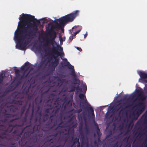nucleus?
Returning <instances> with one entry per match:
<instances>
[{"mask_svg": "<svg viewBox=\"0 0 147 147\" xmlns=\"http://www.w3.org/2000/svg\"><path fill=\"white\" fill-rule=\"evenodd\" d=\"M19 20L21 21H24L26 24L27 29H30L32 28L33 30L28 31L27 36H29V38H32L35 36L38 30L37 25L40 23V21L36 18L30 14L22 13L20 16Z\"/></svg>", "mask_w": 147, "mask_h": 147, "instance_id": "obj_4", "label": "nucleus"}, {"mask_svg": "<svg viewBox=\"0 0 147 147\" xmlns=\"http://www.w3.org/2000/svg\"><path fill=\"white\" fill-rule=\"evenodd\" d=\"M57 134H58L57 133H55V134H53V136H54V137H55L57 136Z\"/></svg>", "mask_w": 147, "mask_h": 147, "instance_id": "obj_41", "label": "nucleus"}, {"mask_svg": "<svg viewBox=\"0 0 147 147\" xmlns=\"http://www.w3.org/2000/svg\"><path fill=\"white\" fill-rule=\"evenodd\" d=\"M65 99H66V98H65V99H64V101H65Z\"/></svg>", "mask_w": 147, "mask_h": 147, "instance_id": "obj_57", "label": "nucleus"}, {"mask_svg": "<svg viewBox=\"0 0 147 147\" xmlns=\"http://www.w3.org/2000/svg\"><path fill=\"white\" fill-rule=\"evenodd\" d=\"M81 111H82L81 109H79L78 110V112L79 113H80Z\"/></svg>", "mask_w": 147, "mask_h": 147, "instance_id": "obj_46", "label": "nucleus"}, {"mask_svg": "<svg viewBox=\"0 0 147 147\" xmlns=\"http://www.w3.org/2000/svg\"><path fill=\"white\" fill-rule=\"evenodd\" d=\"M119 147H121V146H120Z\"/></svg>", "mask_w": 147, "mask_h": 147, "instance_id": "obj_62", "label": "nucleus"}, {"mask_svg": "<svg viewBox=\"0 0 147 147\" xmlns=\"http://www.w3.org/2000/svg\"><path fill=\"white\" fill-rule=\"evenodd\" d=\"M76 89L78 92L79 91L81 92L82 91V89L80 87L79 85H78V86L76 88Z\"/></svg>", "mask_w": 147, "mask_h": 147, "instance_id": "obj_29", "label": "nucleus"}, {"mask_svg": "<svg viewBox=\"0 0 147 147\" xmlns=\"http://www.w3.org/2000/svg\"><path fill=\"white\" fill-rule=\"evenodd\" d=\"M126 102H127V104L125 106V108H126V109L132 106V105L128 103L127 101Z\"/></svg>", "mask_w": 147, "mask_h": 147, "instance_id": "obj_28", "label": "nucleus"}, {"mask_svg": "<svg viewBox=\"0 0 147 147\" xmlns=\"http://www.w3.org/2000/svg\"><path fill=\"white\" fill-rule=\"evenodd\" d=\"M86 35H84V37H85H85H86Z\"/></svg>", "mask_w": 147, "mask_h": 147, "instance_id": "obj_56", "label": "nucleus"}, {"mask_svg": "<svg viewBox=\"0 0 147 147\" xmlns=\"http://www.w3.org/2000/svg\"><path fill=\"white\" fill-rule=\"evenodd\" d=\"M96 128H97V132H96L97 133L98 136H99L100 134V129H99L97 124H96Z\"/></svg>", "mask_w": 147, "mask_h": 147, "instance_id": "obj_24", "label": "nucleus"}, {"mask_svg": "<svg viewBox=\"0 0 147 147\" xmlns=\"http://www.w3.org/2000/svg\"><path fill=\"white\" fill-rule=\"evenodd\" d=\"M26 105L24 106L21 109V116L23 114L25 110Z\"/></svg>", "mask_w": 147, "mask_h": 147, "instance_id": "obj_26", "label": "nucleus"}, {"mask_svg": "<svg viewBox=\"0 0 147 147\" xmlns=\"http://www.w3.org/2000/svg\"><path fill=\"white\" fill-rule=\"evenodd\" d=\"M79 12V11L76 10L74 13L67 14L59 19L64 26L65 24L73 21L75 18L78 16Z\"/></svg>", "mask_w": 147, "mask_h": 147, "instance_id": "obj_6", "label": "nucleus"}, {"mask_svg": "<svg viewBox=\"0 0 147 147\" xmlns=\"http://www.w3.org/2000/svg\"><path fill=\"white\" fill-rule=\"evenodd\" d=\"M14 71L16 76L17 77H18V76H20L19 73L20 71L19 69H17V67H14Z\"/></svg>", "mask_w": 147, "mask_h": 147, "instance_id": "obj_19", "label": "nucleus"}, {"mask_svg": "<svg viewBox=\"0 0 147 147\" xmlns=\"http://www.w3.org/2000/svg\"><path fill=\"white\" fill-rule=\"evenodd\" d=\"M53 117V116L52 115H51V116H50V118H51L52 117Z\"/></svg>", "mask_w": 147, "mask_h": 147, "instance_id": "obj_50", "label": "nucleus"}, {"mask_svg": "<svg viewBox=\"0 0 147 147\" xmlns=\"http://www.w3.org/2000/svg\"><path fill=\"white\" fill-rule=\"evenodd\" d=\"M49 115L48 113H45L42 115V122H45L47 120L49 117Z\"/></svg>", "mask_w": 147, "mask_h": 147, "instance_id": "obj_16", "label": "nucleus"}, {"mask_svg": "<svg viewBox=\"0 0 147 147\" xmlns=\"http://www.w3.org/2000/svg\"><path fill=\"white\" fill-rule=\"evenodd\" d=\"M49 90H47V91H46L45 92H46H46H48V91H49Z\"/></svg>", "mask_w": 147, "mask_h": 147, "instance_id": "obj_53", "label": "nucleus"}, {"mask_svg": "<svg viewBox=\"0 0 147 147\" xmlns=\"http://www.w3.org/2000/svg\"><path fill=\"white\" fill-rule=\"evenodd\" d=\"M30 105H29V107H30ZM29 108L27 109V110L26 112H28V111H29Z\"/></svg>", "mask_w": 147, "mask_h": 147, "instance_id": "obj_45", "label": "nucleus"}, {"mask_svg": "<svg viewBox=\"0 0 147 147\" xmlns=\"http://www.w3.org/2000/svg\"><path fill=\"white\" fill-rule=\"evenodd\" d=\"M19 119V117H17L15 119H11V120H10L9 121L10 122H12L13 121H14L15 120L18 119Z\"/></svg>", "mask_w": 147, "mask_h": 147, "instance_id": "obj_33", "label": "nucleus"}, {"mask_svg": "<svg viewBox=\"0 0 147 147\" xmlns=\"http://www.w3.org/2000/svg\"><path fill=\"white\" fill-rule=\"evenodd\" d=\"M94 144L95 145H97V142L96 141H95L94 142Z\"/></svg>", "mask_w": 147, "mask_h": 147, "instance_id": "obj_42", "label": "nucleus"}, {"mask_svg": "<svg viewBox=\"0 0 147 147\" xmlns=\"http://www.w3.org/2000/svg\"><path fill=\"white\" fill-rule=\"evenodd\" d=\"M55 95L54 93H52L51 94L49 98L52 96L54 97ZM61 99L59 98H57L56 100H55L54 102H53L54 100V98H53L52 99H50L48 100L46 104L47 106L52 108H54L53 111H55V115L57 114L60 111L61 107V103L60 102Z\"/></svg>", "mask_w": 147, "mask_h": 147, "instance_id": "obj_5", "label": "nucleus"}, {"mask_svg": "<svg viewBox=\"0 0 147 147\" xmlns=\"http://www.w3.org/2000/svg\"><path fill=\"white\" fill-rule=\"evenodd\" d=\"M9 147H13V146H11Z\"/></svg>", "mask_w": 147, "mask_h": 147, "instance_id": "obj_58", "label": "nucleus"}, {"mask_svg": "<svg viewBox=\"0 0 147 147\" xmlns=\"http://www.w3.org/2000/svg\"><path fill=\"white\" fill-rule=\"evenodd\" d=\"M76 89V87L75 86H73L71 88V89L69 91V92H74L75 91V89Z\"/></svg>", "mask_w": 147, "mask_h": 147, "instance_id": "obj_31", "label": "nucleus"}, {"mask_svg": "<svg viewBox=\"0 0 147 147\" xmlns=\"http://www.w3.org/2000/svg\"><path fill=\"white\" fill-rule=\"evenodd\" d=\"M82 128L80 127L79 128V131H80V132H81V131H82Z\"/></svg>", "mask_w": 147, "mask_h": 147, "instance_id": "obj_44", "label": "nucleus"}, {"mask_svg": "<svg viewBox=\"0 0 147 147\" xmlns=\"http://www.w3.org/2000/svg\"><path fill=\"white\" fill-rule=\"evenodd\" d=\"M38 114L39 116V124L38 125H35L31 129L30 128L31 127L30 126H27L24 128V129L28 127H29V129L28 131L24 134V137L22 136L21 138V141H24L22 144V145L26 144L29 146H31L33 144H34L36 142L37 136H40V137H42L43 135V133H42L40 134H35V135L32 136V134H33L35 131L37 132V133L42 131H46L49 129L53 128L57 125H58V126L55 129V130L58 129L60 130L62 129V128L65 127V125H61L63 123L62 115L60 116L59 119H58L56 118L51 119L46 123L44 127H41V122L42 121L41 112L39 113Z\"/></svg>", "mask_w": 147, "mask_h": 147, "instance_id": "obj_1", "label": "nucleus"}, {"mask_svg": "<svg viewBox=\"0 0 147 147\" xmlns=\"http://www.w3.org/2000/svg\"><path fill=\"white\" fill-rule=\"evenodd\" d=\"M133 115H134V116H135V113H134V112L133 113Z\"/></svg>", "mask_w": 147, "mask_h": 147, "instance_id": "obj_51", "label": "nucleus"}, {"mask_svg": "<svg viewBox=\"0 0 147 147\" xmlns=\"http://www.w3.org/2000/svg\"><path fill=\"white\" fill-rule=\"evenodd\" d=\"M42 101V99L41 98H38L37 97L35 99V101L36 103H38L39 104L41 103Z\"/></svg>", "mask_w": 147, "mask_h": 147, "instance_id": "obj_20", "label": "nucleus"}, {"mask_svg": "<svg viewBox=\"0 0 147 147\" xmlns=\"http://www.w3.org/2000/svg\"><path fill=\"white\" fill-rule=\"evenodd\" d=\"M144 81L146 82L147 83V80H145Z\"/></svg>", "mask_w": 147, "mask_h": 147, "instance_id": "obj_54", "label": "nucleus"}, {"mask_svg": "<svg viewBox=\"0 0 147 147\" xmlns=\"http://www.w3.org/2000/svg\"><path fill=\"white\" fill-rule=\"evenodd\" d=\"M23 102V101L20 100L15 101V102H14L15 104L19 105H22Z\"/></svg>", "mask_w": 147, "mask_h": 147, "instance_id": "obj_22", "label": "nucleus"}, {"mask_svg": "<svg viewBox=\"0 0 147 147\" xmlns=\"http://www.w3.org/2000/svg\"><path fill=\"white\" fill-rule=\"evenodd\" d=\"M77 143V147H80V143L79 142V140Z\"/></svg>", "mask_w": 147, "mask_h": 147, "instance_id": "obj_35", "label": "nucleus"}, {"mask_svg": "<svg viewBox=\"0 0 147 147\" xmlns=\"http://www.w3.org/2000/svg\"><path fill=\"white\" fill-rule=\"evenodd\" d=\"M83 138H84V136L83 135Z\"/></svg>", "mask_w": 147, "mask_h": 147, "instance_id": "obj_60", "label": "nucleus"}, {"mask_svg": "<svg viewBox=\"0 0 147 147\" xmlns=\"http://www.w3.org/2000/svg\"><path fill=\"white\" fill-rule=\"evenodd\" d=\"M127 104V102H124L120 103L117 105L116 108L117 111H118L119 109H121L120 111V112L122 111H124L126 109L125 108V105Z\"/></svg>", "mask_w": 147, "mask_h": 147, "instance_id": "obj_12", "label": "nucleus"}, {"mask_svg": "<svg viewBox=\"0 0 147 147\" xmlns=\"http://www.w3.org/2000/svg\"><path fill=\"white\" fill-rule=\"evenodd\" d=\"M118 142L117 141L116 143L113 145L112 147H118Z\"/></svg>", "mask_w": 147, "mask_h": 147, "instance_id": "obj_32", "label": "nucleus"}, {"mask_svg": "<svg viewBox=\"0 0 147 147\" xmlns=\"http://www.w3.org/2000/svg\"><path fill=\"white\" fill-rule=\"evenodd\" d=\"M27 115L26 113L24 117L22 120H21L20 121L21 123H19V124H16L14 125L13 126H12L11 124L9 125L8 127L6 130V131L10 133L12 131L13 127L16 126H19L20 127L22 126L24 124V123L26 122L27 121Z\"/></svg>", "mask_w": 147, "mask_h": 147, "instance_id": "obj_9", "label": "nucleus"}, {"mask_svg": "<svg viewBox=\"0 0 147 147\" xmlns=\"http://www.w3.org/2000/svg\"><path fill=\"white\" fill-rule=\"evenodd\" d=\"M47 143L49 144V146L51 147L55 146V144L54 143V140L52 139H50Z\"/></svg>", "mask_w": 147, "mask_h": 147, "instance_id": "obj_18", "label": "nucleus"}, {"mask_svg": "<svg viewBox=\"0 0 147 147\" xmlns=\"http://www.w3.org/2000/svg\"><path fill=\"white\" fill-rule=\"evenodd\" d=\"M79 27H80L79 26H75L74 27H73L72 28V31L73 32V33H74V36H75L77 34L79 33L81 29L79 30H78L76 32H73L74 29L76 31V30H77V29L78 28H79Z\"/></svg>", "mask_w": 147, "mask_h": 147, "instance_id": "obj_17", "label": "nucleus"}, {"mask_svg": "<svg viewBox=\"0 0 147 147\" xmlns=\"http://www.w3.org/2000/svg\"><path fill=\"white\" fill-rule=\"evenodd\" d=\"M4 76L3 73L0 74V84L3 82Z\"/></svg>", "mask_w": 147, "mask_h": 147, "instance_id": "obj_23", "label": "nucleus"}, {"mask_svg": "<svg viewBox=\"0 0 147 147\" xmlns=\"http://www.w3.org/2000/svg\"><path fill=\"white\" fill-rule=\"evenodd\" d=\"M18 131L17 130H15L13 132V134H16L18 133Z\"/></svg>", "mask_w": 147, "mask_h": 147, "instance_id": "obj_39", "label": "nucleus"}, {"mask_svg": "<svg viewBox=\"0 0 147 147\" xmlns=\"http://www.w3.org/2000/svg\"><path fill=\"white\" fill-rule=\"evenodd\" d=\"M28 98L29 99H30L32 98V96H30V95H28Z\"/></svg>", "mask_w": 147, "mask_h": 147, "instance_id": "obj_40", "label": "nucleus"}, {"mask_svg": "<svg viewBox=\"0 0 147 147\" xmlns=\"http://www.w3.org/2000/svg\"><path fill=\"white\" fill-rule=\"evenodd\" d=\"M69 65V66L68 67V68L70 69H71L72 70L70 74L74 76V80L76 82V83H74L75 84H79L80 83V81L79 80L77 79L76 78L77 76L75 74V70L74 69V66L71 65L69 63V62L67 61V65Z\"/></svg>", "mask_w": 147, "mask_h": 147, "instance_id": "obj_11", "label": "nucleus"}, {"mask_svg": "<svg viewBox=\"0 0 147 147\" xmlns=\"http://www.w3.org/2000/svg\"><path fill=\"white\" fill-rule=\"evenodd\" d=\"M31 64L29 63L27 61L25 64L24 66H22L21 67V70H22L24 71L23 75L21 76V79H22L24 78H26L28 76L29 73H28L25 76H24L26 72L28 71L29 68H30Z\"/></svg>", "mask_w": 147, "mask_h": 147, "instance_id": "obj_10", "label": "nucleus"}, {"mask_svg": "<svg viewBox=\"0 0 147 147\" xmlns=\"http://www.w3.org/2000/svg\"><path fill=\"white\" fill-rule=\"evenodd\" d=\"M78 96L82 100V101L81 102L82 104L86 106V109L89 115H91L92 116H94L93 109L87 101L85 95L82 93H80Z\"/></svg>", "mask_w": 147, "mask_h": 147, "instance_id": "obj_7", "label": "nucleus"}, {"mask_svg": "<svg viewBox=\"0 0 147 147\" xmlns=\"http://www.w3.org/2000/svg\"><path fill=\"white\" fill-rule=\"evenodd\" d=\"M60 81H61L62 80H59Z\"/></svg>", "mask_w": 147, "mask_h": 147, "instance_id": "obj_59", "label": "nucleus"}, {"mask_svg": "<svg viewBox=\"0 0 147 147\" xmlns=\"http://www.w3.org/2000/svg\"><path fill=\"white\" fill-rule=\"evenodd\" d=\"M136 94L138 95V96H140L143 95L144 92L142 91L138 90H137Z\"/></svg>", "mask_w": 147, "mask_h": 147, "instance_id": "obj_21", "label": "nucleus"}, {"mask_svg": "<svg viewBox=\"0 0 147 147\" xmlns=\"http://www.w3.org/2000/svg\"><path fill=\"white\" fill-rule=\"evenodd\" d=\"M6 137H4L3 138L1 136H0V138H2V139H3L4 138H5Z\"/></svg>", "mask_w": 147, "mask_h": 147, "instance_id": "obj_47", "label": "nucleus"}, {"mask_svg": "<svg viewBox=\"0 0 147 147\" xmlns=\"http://www.w3.org/2000/svg\"><path fill=\"white\" fill-rule=\"evenodd\" d=\"M138 106V107L136 109V110L137 111L136 113L137 116L134 118L136 120L138 119L139 116L144 111L145 108V105L142 101L138 102L137 104L135 105L134 107Z\"/></svg>", "mask_w": 147, "mask_h": 147, "instance_id": "obj_8", "label": "nucleus"}, {"mask_svg": "<svg viewBox=\"0 0 147 147\" xmlns=\"http://www.w3.org/2000/svg\"><path fill=\"white\" fill-rule=\"evenodd\" d=\"M144 121L145 123H147V119H144Z\"/></svg>", "mask_w": 147, "mask_h": 147, "instance_id": "obj_43", "label": "nucleus"}, {"mask_svg": "<svg viewBox=\"0 0 147 147\" xmlns=\"http://www.w3.org/2000/svg\"><path fill=\"white\" fill-rule=\"evenodd\" d=\"M129 138V137H126L123 139V141H126L127 142Z\"/></svg>", "mask_w": 147, "mask_h": 147, "instance_id": "obj_36", "label": "nucleus"}, {"mask_svg": "<svg viewBox=\"0 0 147 147\" xmlns=\"http://www.w3.org/2000/svg\"><path fill=\"white\" fill-rule=\"evenodd\" d=\"M52 56H53L55 60L51 63L50 65L54 70L55 67L58 65L59 61V58H57L56 56H55L53 55H52Z\"/></svg>", "mask_w": 147, "mask_h": 147, "instance_id": "obj_13", "label": "nucleus"}, {"mask_svg": "<svg viewBox=\"0 0 147 147\" xmlns=\"http://www.w3.org/2000/svg\"><path fill=\"white\" fill-rule=\"evenodd\" d=\"M37 120V119L36 118V119H35V121H36Z\"/></svg>", "mask_w": 147, "mask_h": 147, "instance_id": "obj_55", "label": "nucleus"}, {"mask_svg": "<svg viewBox=\"0 0 147 147\" xmlns=\"http://www.w3.org/2000/svg\"><path fill=\"white\" fill-rule=\"evenodd\" d=\"M47 48L49 49V48Z\"/></svg>", "mask_w": 147, "mask_h": 147, "instance_id": "obj_61", "label": "nucleus"}, {"mask_svg": "<svg viewBox=\"0 0 147 147\" xmlns=\"http://www.w3.org/2000/svg\"><path fill=\"white\" fill-rule=\"evenodd\" d=\"M128 96L127 94L125 95L122 98V100L123 101L125 100L126 99L127 100H129V98H128Z\"/></svg>", "mask_w": 147, "mask_h": 147, "instance_id": "obj_27", "label": "nucleus"}, {"mask_svg": "<svg viewBox=\"0 0 147 147\" xmlns=\"http://www.w3.org/2000/svg\"><path fill=\"white\" fill-rule=\"evenodd\" d=\"M138 74L142 80L147 78V73L145 72L140 71L138 72Z\"/></svg>", "mask_w": 147, "mask_h": 147, "instance_id": "obj_14", "label": "nucleus"}, {"mask_svg": "<svg viewBox=\"0 0 147 147\" xmlns=\"http://www.w3.org/2000/svg\"><path fill=\"white\" fill-rule=\"evenodd\" d=\"M100 138H98V142H100Z\"/></svg>", "mask_w": 147, "mask_h": 147, "instance_id": "obj_48", "label": "nucleus"}, {"mask_svg": "<svg viewBox=\"0 0 147 147\" xmlns=\"http://www.w3.org/2000/svg\"><path fill=\"white\" fill-rule=\"evenodd\" d=\"M79 140V138L77 137L74 138L73 136L72 137L71 140L70 141V142L72 143V146H74V144L77 143Z\"/></svg>", "mask_w": 147, "mask_h": 147, "instance_id": "obj_15", "label": "nucleus"}, {"mask_svg": "<svg viewBox=\"0 0 147 147\" xmlns=\"http://www.w3.org/2000/svg\"><path fill=\"white\" fill-rule=\"evenodd\" d=\"M20 25V21L18 22V30H17L15 32V40L16 41L17 44L16 48L21 50H24L26 49L27 45L29 43V41L28 39L25 40L27 38V29L25 26L26 25L24 21H22Z\"/></svg>", "mask_w": 147, "mask_h": 147, "instance_id": "obj_2", "label": "nucleus"}, {"mask_svg": "<svg viewBox=\"0 0 147 147\" xmlns=\"http://www.w3.org/2000/svg\"><path fill=\"white\" fill-rule=\"evenodd\" d=\"M55 22V24L51 25V30L49 32L50 39L49 40H46V43L44 44V45L45 47H47L48 46V43H51V45H52L53 47L52 49L53 53L57 55V56H63L64 55V54L63 51V48L59 45H57L58 48H60V49H58L59 50V51L61 52L59 53L56 50V49L57 48L56 47H54L53 45L54 44H57L55 40L57 37V33L55 30L56 29L59 30L61 29L63 26L61 22H60L59 19H57Z\"/></svg>", "mask_w": 147, "mask_h": 147, "instance_id": "obj_3", "label": "nucleus"}, {"mask_svg": "<svg viewBox=\"0 0 147 147\" xmlns=\"http://www.w3.org/2000/svg\"><path fill=\"white\" fill-rule=\"evenodd\" d=\"M13 116L11 114H8V116H6V117H13Z\"/></svg>", "mask_w": 147, "mask_h": 147, "instance_id": "obj_38", "label": "nucleus"}, {"mask_svg": "<svg viewBox=\"0 0 147 147\" xmlns=\"http://www.w3.org/2000/svg\"><path fill=\"white\" fill-rule=\"evenodd\" d=\"M71 147H76V146H72V144Z\"/></svg>", "mask_w": 147, "mask_h": 147, "instance_id": "obj_49", "label": "nucleus"}, {"mask_svg": "<svg viewBox=\"0 0 147 147\" xmlns=\"http://www.w3.org/2000/svg\"><path fill=\"white\" fill-rule=\"evenodd\" d=\"M83 90L85 92H86L87 90V86L86 84L85 85H84L82 87Z\"/></svg>", "mask_w": 147, "mask_h": 147, "instance_id": "obj_30", "label": "nucleus"}, {"mask_svg": "<svg viewBox=\"0 0 147 147\" xmlns=\"http://www.w3.org/2000/svg\"><path fill=\"white\" fill-rule=\"evenodd\" d=\"M3 135H5V132H3Z\"/></svg>", "mask_w": 147, "mask_h": 147, "instance_id": "obj_52", "label": "nucleus"}, {"mask_svg": "<svg viewBox=\"0 0 147 147\" xmlns=\"http://www.w3.org/2000/svg\"><path fill=\"white\" fill-rule=\"evenodd\" d=\"M51 109H51L50 107V108H49V109H47L45 110V112L48 114V113H49L50 110L51 109Z\"/></svg>", "mask_w": 147, "mask_h": 147, "instance_id": "obj_34", "label": "nucleus"}, {"mask_svg": "<svg viewBox=\"0 0 147 147\" xmlns=\"http://www.w3.org/2000/svg\"><path fill=\"white\" fill-rule=\"evenodd\" d=\"M140 96L141 97L139 99L140 100H141L142 101L145 100L146 98V96L144 95V94Z\"/></svg>", "mask_w": 147, "mask_h": 147, "instance_id": "obj_25", "label": "nucleus"}, {"mask_svg": "<svg viewBox=\"0 0 147 147\" xmlns=\"http://www.w3.org/2000/svg\"><path fill=\"white\" fill-rule=\"evenodd\" d=\"M77 49L79 50L80 51H82V49L81 48L77 47Z\"/></svg>", "mask_w": 147, "mask_h": 147, "instance_id": "obj_37", "label": "nucleus"}]
</instances>
